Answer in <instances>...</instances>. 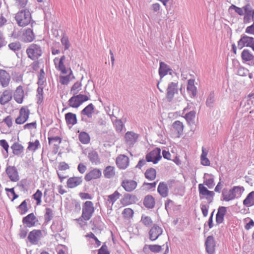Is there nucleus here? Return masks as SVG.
Listing matches in <instances>:
<instances>
[{
	"label": "nucleus",
	"instance_id": "1",
	"mask_svg": "<svg viewBox=\"0 0 254 254\" xmlns=\"http://www.w3.org/2000/svg\"><path fill=\"white\" fill-rule=\"evenodd\" d=\"M15 19L19 26L25 27L31 21V14L28 9H23L15 14Z\"/></svg>",
	"mask_w": 254,
	"mask_h": 254
},
{
	"label": "nucleus",
	"instance_id": "2",
	"mask_svg": "<svg viewBox=\"0 0 254 254\" xmlns=\"http://www.w3.org/2000/svg\"><path fill=\"white\" fill-rule=\"evenodd\" d=\"M28 57L32 60H37L42 55L41 47L36 44H32L26 49Z\"/></svg>",
	"mask_w": 254,
	"mask_h": 254
},
{
	"label": "nucleus",
	"instance_id": "3",
	"mask_svg": "<svg viewBox=\"0 0 254 254\" xmlns=\"http://www.w3.org/2000/svg\"><path fill=\"white\" fill-rule=\"evenodd\" d=\"M89 98L87 95L83 94L74 95L71 97L68 100L69 106L77 108L79 107L83 102L88 101Z\"/></svg>",
	"mask_w": 254,
	"mask_h": 254
},
{
	"label": "nucleus",
	"instance_id": "4",
	"mask_svg": "<svg viewBox=\"0 0 254 254\" xmlns=\"http://www.w3.org/2000/svg\"><path fill=\"white\" fill-rule=\"evenodd\" d=\"M94 212L93 203L91 201H86L82 206V217L85 221L89 220Z\"/></svg>",
	"mask_w": 254,
	"mask_h": 254
},
{
	"label": "nucleus",
	"instance_id": "5",
	"mask_svg": "<svg viewBox=\"0 0 254 254\" xmlns=\"http://www.w3.org/2000/svg\"><path fill=\"white\" fill-rule=\"evenodd\" d=\"M238 47L240 49L244 47H250L254 51V38L245 34L242 35L238 42Z\"/></svg>",
	"mask_w": 254,
	"mask_h": 254
},
{
	"label": "nucleus",
	"instance_id": "6",
	"mask_svg": "<svg viewBox=\"0 0 254 254\" xmlns=\"http://www.w3.org/2000/svg\"><path fill=\"white\" fill-rule=\"evenodd\" d=\"M198 191L200 199L205 198L207 200L209 203L213 201L214 192L213 191H210L205 187L203 184L198 185Z\"/></svg>",
	"mask_w": 254,
	"mask_h": 254
},
{
	"label": "nucleus",
	"instance_id": "7",
	"mask_svg": "<svg viewBox=\"0 0 254 254\" xmlns=\"http://www.w3.org/2000/svg\"><path fill=\"white\" fill-rule=\"evenodd\" d=\"M5 173L11 182H16L20 179L18 170L14 166L7 165Z\"/></svg>",
	"mask_w": 254,
	"mask_h": 254
},
{
	"label": "nucleus",
	"instance_id": "8",
	"mask_svg": "<svg viewBox=\"0 0 254 254\" xmlns=\"http://www.w3.org/2000/svg\"><path fill=\"white\" fill-rule=\"evenodd\" d=\"M178 82H171L168 84L167 88L166 98L168 102H171L174 98L175 94L178 93Z\"/></svg>",
	"mask_w": 254,
	"mask_h": 254
},
{
	"label": "nucleus",
	"instance_id": "9",
	"mask_svg": "<svg viewBox=\"0 0 254 254\" xmlns=\"http://www.w3.org/2000/svg\"><path fill=\"white\" fill-rule=\"evenodd\" d=\"M161 149L159 148H156L146 155L147 162H152L156 164L162 158L161 156Z\"/></svg>",
	"mask_w": 254,
	"mask_h": 254
},
{
	"label": "nucleus",
	"instance_id": "10",
	"mask_svg": "<svg viewBox=\"0 0 254 254\" xmlns=\"http://www.w3.org/2000/svg\"><path fill=\"white\" fill-rule=\"evenodd\" d=\"M244 23H248L251 22V20H254V9L250 3L244 5Z\"/></svg>",
	"mask_w": 254,
	"mask_h": 254
},
{
	"label": "nucleus",
	"instance_id": "11",
	"mask_svg": "<svg viewBox=\"0 0 254 254\" xmlns=\"http://www.w3.org/2000/svg\"><path fill=\"white\" fill-rule=\"evenodd\" d=\"M42 237L43 234L42 231L34 229L29 233L27 238L31 244L37 245Z\"/></svg>",
	"mask_w": 254,
	"mask_h": 254
},
{
	"label": "nucleus",
	"instance_id": "12",
	"mask_svg": "<svg viewBox=\"0 0 254 254\" xmlns=\"http://www.w3.org/2000/svg\"><path fill=\"white\" fill-rule=\"evenodd\" d=\"M29 114L30 111L27 108L22 107L20 110L19 116L15 119V123L21 125L25 123L29 118Z\"/></svg>",
	"mask_w": 254,
	"mask_h": 254
},
{
	"label": "nucleus",
	"instance_id": "13",
	"mask_svg": "<svg viewBox=\"0 0 254 254\" xmlns=\"http://www.w3.org/2000/svg\"><path fill=\"white\" fill-rule=\"evenodd\" d=\"M120 195L121 194L116 190L113 194L105 196L104 200L107 207L111 209L113 205L119 198Z\"/></svg>",
	"mask_w": 254,
	"mask_h": 254
},
{
	"label": "nucleus",
	"instance_id": "14",
	"mask_svg": "<svg viewBox=\"0 0 254 254\" xmlns=\"http://www.w3.org/2000/svg\"><path fill=\"white\" fill-rule=\"evenodd\" d=\"M163 232L162 229L156 224H154L149 231V239L151 241L156 240Z\"/></svg>",
	"mask_w": 254,
	"mask_h": 254
},
{
	"label": "nucleus",
	"instance_id": "15",
	"mask_svg": "<svg viewBox=\"0 0 254 254\" xmlns=\"http://www.w3.org/2000/svg\"><path fill=\"white\" fill-rule=\"evenodd\" d=\"M139 135L133 131H127L125 135L127 144L129 146H132L137 141Z\"/></svg>",
	"mask_w": 254,
	"mask_h": 254
},
{
	"label": "nucleus",
	"instance_id": "16",
	"mask_svg": "<svg viewBox=\"0 0 254 254\" xmlns=\"http://www.w3.org/2000/svg\"><path fill=\"white\" fill-rule=\"evenodd\" d=\"M10 79L9 74L6 70L0 69V83L2 87L8 86Z\"/></svg>",
	"mask_w": 254,
	"mask_h": 254
},
{
	"label": "nucleus",
	"instance_id": "17",
	"mask_svg": "<svg viewBox=\"0 0 254 254\" xmlns=\"http://www.w3.org/2000/svg\"><path fill=\"white\" fill-rule=\"evenodd\" d=\"M206 251L209 254H213L215 251V241L213 236H208L205 242Z\"/></svg>",
	"mask_w": 254,
	"mask_h": 254
},
{
	"label": "nucleus",
	"instance_id": "18",
	"mask_svg": "<svg viewBox=\"0 0 254 254\" xmlns=\"http://www.w3.org/2000/svg\"><path fill=\"white\" fill-rule=\"evenodd\" d=\"M129 158L125 155H121L116 159V164L121 169H125L128 166Z\"/></svg>",
	"mask_w": 254,
	"mask_h": 254
},
{
	"label": "nucleus",
	"instance_id": "19",
	"mask_svg": "<svg viewBox=\"0 0 254 254\" xmlns=\"http://www.w3.org/2000/svg\"><path fill=\"white\" fill-rule=\"evenodd\" d=\"M37 221L38 220L33 213L29 214L22 219L23 223L26 224V227H31L35 226Z\"/></svg>",
	"mask_w": 254,
	"mask_h": 254
},
{
	"label": "nucleus",
	"instance_id": "20",
	"mask_svg": "<svg viewBox=\"0 0 254 254\" xmlns=\"http://www.w3.org/2000/svg\"><path fill=\"white\" fill-rule=\"evenodd\" d=\"M121 186L127 191L130 192L136 188L137 183L133 180L126 179L122 182Z\"/></svg>",
	"mask_w": 254,
	"mask_h": 254
},
{
	"label": "nucleus",
	"instance_id": "21",
	"mask_svg": "<svg viewBox=\"0 0 254 254\" xmlns=\"http://www.w3.org/2000/svg\"><path fill=\"white\" fill-rule=\"evenodd\" d=\"M101 171L100 169L95 168L86 174L84 179L86 181L88 182L93 179L99 178L101 176Z\"/></svg>",
	"mask_w": 254,
	"mask_h": 254
},
{
	"label": "nucleus",
	"instance_id": "22",
	"mask_svg": "<svg viewBox=\"0 0 254 254\" xmlns=\"http://www.w3.org/2000/svg\"><path fill=\"white\" fill-rule=\"evenodd\" d=\"M159 68V74L161 78L167 74L169 72L170 75L172 74L173 70L169 66L163 62H160Z\"/></svg>",
	"mask_w": 254,
	"mask_h": 254
},
{
	"label": "nucleus",
	"instance_id": "23",
	"mask_svg": "<svg viewBox=\"0 0 254 254\" xmlns=\"http://www.w3.org/2000/svg\"><path fill=\"white\" fill-rule=\"evenodd\" d=\"M24 96L23 87L21 85H19L16 88L14 93V99L17 103L21 104L23 101Z\"/></svg>",
	"mask_w": 254,
	"mask_h": 254
},
{
	"label": "nucleus",
	"instance_id": "24",
	"mask_svg": "<svg viewBox=\"0 0 254 254\" xmlns=\"http://www.w3.org/2000/svg\"><path fill=\"white\" fill-rule=\"evenodd\" d=\"M82 182V177H71L69 178L67 181V187L69 188L72 189L80 185Z\"/></svg>",
	"mask_w": 254,
	"mask_h": 254
},
{
	"label": "nucleus",
	"instance_id": "25",
	"mask_svg": "<svg viewBox=\"0 0 254 254\" xmlns=\"http://www.w3.org/2000/svg\"><path fill=\"white\" fill-rule=\"evenodd\" d=\"M12 98V92L11 90H4L0 97V104L4 105L10 101Z\"/></svg>",
	"mask_w": 254,
	"mask_h": 254
},
{
	"label": "nucleus",
	"instance_id": "26",
	"mask_svg": "<svg viewBox=\"0 0 254 254\" xmlns=\"http://www.w3.org/2000/svg\"><path fill=\"white\" fill-rule=\"evenodd\" d=\"M241 58L245 62H250L254 65V56L248 49H244L241 53Z\"/></svg>",
	"mask_w": 254,
	"mask_h": 254
},
{
	"label": "nucleus",
	"instance_id": "27",
	"mask_svg": "<svg viewBox=\"0 0 254 254\" xmlns=\"http://www.w3.org/2000/svg\"><path fill=\"white\" fill-rule=\"evenodd\" d=\"M22 40L25 42H31L35 39V35L33 30L27 28L24 31L22 36Z\"/></svg>",
	"mask_w": 254,
	"mask_h": 254
},
{
	"label": "nucleus",
	"instance_id": "28",
	"mask_svg": "<svg viewBox=\"0 0 254 254\" xmlns=\"http://www.w3.org/2000/svg\"><path fill=\"white\" fill-rule=\"evenodd\" d=\"M172 127L176 136L179 137L182 134L184 129L183 123L179 121H176L173 123Z\"/></svg>",
	"mask_w": 254,
	"mask_h": 254
},
{
	"label": "nucleus",
	"instance_id": "29",
	"mask_svg": "<svg viewBox=\"0 0 254 254\" xmlns=\"http://www.w3.org/2000/svg\"><path fill=\"white\" fill-rule=\"evenodd\" d=\"M157 191L162 197H167L169 192L167 184L164 182H160L158 186Z\"/></svg>",
	"mask_w": 254,
	"mask_h": 254
},
{
	"label": "nucleus",
	"instance_id": "30",
	"mask_svg": "<svg viewBox=\"0 0 254 254\" xmlns=\"http://www.w3.org/2000/svg\"><path fill=\"white\" fill-rule=\"evenodd\" d=\"M227 212V208L224 206H220L216 216V221L218 224L222 223L224 221V217Z\"/></svg>",
	"mask_w": 254,
	"mask_h": 254
},
{
	"label": "nucleus",
	"instance_id": "31",
	"mask_svg": "<svg viewBox=\"0 0 254 254\" xmlns=\"http://www.w3.org/2000/svg\"><path fill=\"white\" fill-rule=\"evenodd\" d=\"M94 106L93 104L90 103L81 111V114L90 118L94 113Z\"/></svg>",
	"mask_w": 254,
	"mask_h": 254
},
{
	"label": "nucleus",
	"instance_id": "32",
	"mask_svg": "<svg viewBox=\"0 0 254 254\" xmlns=\"http://www.w3.org/2000/svg\"><path fill=\"white\" fill-rule=\"evenodd\" d=\"M13 153L17 156H19L23 152L24 147L17 142H14L11 146Z\"/></svg>",
	"mask_w": 254,
	"mask_h": 254
},
{
	"label": "nucleus",
	"instance_id": "33",
	"mask_svg": "<svg viewBox=\"0 0 254 254\" xmlns=\"http://www.w3.org/2000/svg\"><path fill=\"white\" fill-rule=\"evenodd\" d=\"M65 119L67 125H74L77 123V118L75 114L67 113L65 115Z\"/></svg>",
	"mask_w": 254,
	"mask_h": 254
},
{
	"label": "nucleus",
	"instance_id": "34",
	"mask_svg": "<svg viewBox=\"0 0 254 254\" xmlns=\"http://www.w3.org/2000/svg\"><path fill=\"white\" fill-rule=\"evenodd\" d=\"M203 184L207 186L209 189H212L215 185L213 176L208 174L204 175Z\"/></svg>",
	"mask_w": 254,
	"mask_h": 254
},
{
	"label": "nucleus",
	"instance_id": "35",
	"mask_svg": "<svg viewBox=\"0 0 254 254\" xmlns=\"http://www.w3.org/2000/svg\"><path fill=\"white\" fill-rule=\"evenodd\" d=\"M143 204L148 208H152L155 205V200L152 195H146L143 201Z\"/></svg>",
	"mask_w": 254,
	"mask_h": 254
},
{
	"label": "nucleus",
	"instance_id": "36",
	"mask_svg": "<svg viewBox=\"0 0 254 254\" xmlns=\"http://www.w3.org/2000/svg\"><path fill=\"white\" fill-rule=\"evenodd\" d=\"M223 200L229 201L235 198L232 189L229 190H223L222 191Z\"/></svg>",
	"mask_w": 254,
	"mask_h": 254
},
{
	"label": "nucleus",
	"instance_id": "37",
	"mask_svg": "<svg viewBox=\"0 0 254 254\" xmlns=\"http://www.w3.org/2000/svg\"><path fill=\"white\" fill-rule=\"evenodd\" d=\"M243 204L247 207L254 205V191L248 194L243 201Z\"/></svg>",
	"mask_w": 254,
	"mask_h": 254
},
{
	"label": "nucleus",
	"instance_id": "38",
	"mask_svg": "<svg viewBox=\"0 0 254 254\" xmlns=\"http://www.w3.org/2000/svg\"><path fill=\"white\" fill-rule=\"evenodd\" d=\"M103 174L106 178L110 179L115 175V168L113 166H108L104 169Z\"/></svg>",
	"mask_w": 254,
	"mask_h": 254
},
{
	"label": "nucleus",
	"instance_id": "39",
	"mask_svg": "<svg viewBox=\"0 0 254 254\" xmlns=\"http://www.w3.org/2000/svg\"><path fill=\"white\" fill-rule=\"evenodd\" d=\"M88 157L92 163L97 164L100 163V158L98 153L96 151H91L89 152Z\"/></svg>",
	"mask_w": 254,
	"mask_h": 254
},
{
	"label": "nucleus",
	"instance_id": "40",
	"mask_svg": "<svg viewBox=\"0 0 254 254\" xmlns=\"http://www.w3.org/2000/svg\"><path fill=\"white\" fill-rule=\"evenodd\" d=\"M108 114L111 117V119L113 121L114 125L116 127L117 131H121L123 129V127L124 126L122 121L120 120L117 119H115L114 120L113 118L114 117L116 118V117L114 115V114L113 113L111 114H110L109 113H108Z\"/></svg>",
	"mask_w": 254,
	"mask_h": 254
},
{
	"label": "nucleus",
	"instance_id": "41",
	"mask_svg": "<svg viewBox=\"0 0 254 254\" xmlns=\"http://www.w3.org/2000/svg\"><path fill=\"white\" fill-rule=\"evenodd\" d=\"M49 144H52L57 149L59 147V145L61 143L62 138L59 136H50L48 138Z\"/></svg>",
	"mask_w": 254,
	"mask_h": 254
},
{
	"label": "nucleus",
	"instance_id": "42",
	"mask_svg": "<svg viewBox=\"0 0 254 254\" xmlns=\"http://www.w3.org/2000/svg\"><path fill=\"white\" fill-rule=\"evenodd\" d=\"M187 90L189 94L193 97H194L196 94V88L194 85L193 80H189Z\"/></svg>",
	"mask_w": 254,
	"mask_h": 254
},
{
	"label": "nucleus",
	"instance_id": "43",
	"mask_svg": "<svg viewBox=\"0 0 254 254\" xmlns=\"http://www.w3.org/2000/svg\"><path fill=\"white\" fill-rule=\"evenodd\" d=\"M145 177L149 181L154 180L156 176V170L153 168H150L146 170L145 173Z\"/></svg>",
	"mask_w": 254,
	"mask_h": 254
},
{
	"label": "nucleus",
	"instance_id": "44",
	"mask_svg": "<svg viewBox=\"0 0 254 254\" xmlns=\"http://www.w3.org/2000/svg\"><path fill=\"white\" fill-rule=\"evenodd\" d=\"M208 151L202 147V154L201 155V163L204 166H209L210 165V161L206 157Z\"/></svg>",
	"mask_w": 254,
	"mask_h": 254
},
{
	"label": "nucleus",
	"instance_id": "45",
	"mask_svg": "<svg viewBox=\"0 0 254 254\" xmlns=\"http://www.w3.org/2000/svg\"><path fill=\"white\" fill-rule=\"evenodd\" d=\"M78 138L79 141L83 144H87L90 141L89 134L84 131L81 132L79 134Z\"/></svg>",
	"mask_w": 254,
	"mask_h": 254
},
{
	"label": "nucleus",
	"instance_id": "46",
	"mask_svg": "<svg viewBox=\"0 0 254 254\" xmlns=\"http://www.w3.org/2000/svg\"><path fill=\"white\" fill-rule=\"evenodd\" d=\"M232 190L235 198H238L241 196L242 193L244 191V189L243 187L235 186L232 189Z\"/></svg>",
	"mask_w": 254,
	"mask_h": 254
},
{
	"label": "nucleus",
	"instance_id": "47",
	"mask_svg": "<svg viewBox=\"0 0 254 254\" xmlns=\"http://www.w3.org/2000/svg\"><path fill=\"white\" fill-rule=\"evenodd\" d=\"M19 209V212L21 215H24L27 212L28 209L27 207V200H24L22 203L17 206Z\"/></svg>",
	"mask_w": 254,
	"mask_h": 254
},
{
	"label": "nucleus",
	"instance_id": "48",
	"mask_svg": "<svg viewBox=\"0 0 254 254\" xmlns=\"http://www.w3.org/2000/svg\"><path fill=\"white\" fill-rule=\"evenodd\" d=\"M45 75V73L44 69L43 68L41 69L38 75V81L37 84H38L39 86L43 87V86L44 85V83L46 81Z\"/></svg>",
	"mask_w": 254,
	"mask_h": 254
},
{
	"label": "nucleus",
	"instance_id": "49",
	"mask_svg": "<svg viewBox=\"0 0 254 254\" xmlns=\"http://www.w3.org/2000/svg\"><path fill=\"white\" fill-rule=\"evenodd\" d=\"M37 103L40 105L43 101V87L39 86L37 89Z\"/></svg>",
	"mask_w": 254,
	"mask_h": 254
},
{
	"label": "nucleus",
	"instance_id": "50",
	"mask_svg": "<svg viewBox=\"0 0 254 254\" xmlns=\"http://www.w3.org/2000/svg\"><path fill=\"white\" fill-rule=\"evenodd\" d=\"M54 217L53 211L50 208H46V212L44 215L45 221L48 222L51 221Z\"/></svg>",
	"mask_w": 254,
	"mask_h": 254
},
{
	"label": "nucleus",
	"instance_id": "51",
	"mask_svg": "<svg viewBox=\"0 0 254 254\" xmlns=\"http://www.w3.org/2000/svg\"><path fill=\"white\" fill-rule=\"evenodd\" d=\"M233 9L235 12L240 16H244V6L242 7H239L234 4L230 6L229 10Z\"/></svg>",
	"mask_w": 254,
	"mask_h": 254
},
{
	"label": "nucleus",
	"instance_id": "52",
	"mask_svg": "<svg viewBox=\"0 0 254 254\" xmlns=\"http://www.w3.org/2000/svg\"><path fill=\"white\" fill-rule=\"evenodd\" d=\"M8 47L10 50L16 52L21 49V45L19 42H12L8 45Z\"/></svg>",
	"mask_w": 254,
	"mask_h": 254
},
{
	"label": "nucleus",
	"instance_id": "53",
	"mask_svg": "<svg viewBox=\"0 0 254 254\" xmlns=\"http://www.w3.org/2000/svg\"><path fill=\"white\" fill-rule=\"evenodd\" d=\"M39 145L40 143L38 140H36L34 142H29L27 149L34 152L38 148Z\"/></svg>",
	"mask_w": 254,
	"mask_h": 254
},
{
	"label": "nucleus",
	"instance_id": "54",
	"mask_svg": "<svg viewBox=\"0 0 254 254\" xmlns=\"http://www.w3.org/2000/svg\"><path fill=\"white\" fill-rule=\"evenodd\" d=\"M195 112L194 111H190L185 115V118L187 122L190 124L193 122L195 117Z\"/></svg>",
	"mask_w": 254,
	"mask_h": 254
},
{
	"label": "nucleus",
	"instance_id": "55",
	"mask_svg": "<svg viewBox=\"0 0 254 254\" xmlns=\"http://www.w3.org/2000/svg\"><path fill=\"white\" fill-rule=\"evenodd\" d=\"M62 44L64 46V50L65 51L69 49L70 46V43L66 36L64 35L61 40Z\"/></svg>",
	"mask_w": 254,
	"mask_h": 254
},
{
	"label": "nucleus",
	"instance_id": "56",
	"mask_svg": "<svg viewBox=\"0 0 254 254\" xmlns=\"http://www.w3.org/2000/svg\"><path fill=\"white\" fill-rule=\"evenodd\" d=\"M214 92H211L208 95L206 101V105L208 107H212L214 102Z\"/></svg>",
	"mask_w": 254,
	"mask_h": 254
},
{
	"label": "nucleus",
	"instance_id": "57",
	"mask_svg": "<svg viewBox=\"0 0 254 254\" xmlns=\"http://www.w3.org/2000/svg\"><path fill=\"white\" fill-rule=\"evenodd\" d=\"M141 221L146 227H150L153 223V221L151 218L147 216L142 215Z\"/></svg>",
	"mask_w": 254,
	"mask_h": 254
},
{
	"label": "nucleus",
	"instance_id": "58",
	"mask_svg": "<svg viewBox=\"0 0 254 254\" xmlns=\"http://www.w3.org/2000/svg\"><path fill=\"white\" fill-rule=\"evenodd\" d=\"M42 192L39 190H37L36 192L33 195V198L36 200V204L40 205L41 203V197Z\"/></svg>",
	"mask_w": 254,
	"mask_h": 254
},
{
	"label": "nucleus",
	"instance_id": "59",
	"mask_svg": "<svg viewBox=\"0 0 254 254\" xmlns=\"http://www.w3.org/2000/svg\"><path fill=\"white\" fill-rule=\"evenodd\" d=\"M81 83L79 82H75L71 88V92H73V95H76L80 90Z\"/></svg>",
	"mask_w": 254,
	"mask_h": 254
},
{
	"label": "nucleus",
	"instance_id": "60",
	"mask_svg": "<svg viewBox=\"0 0 254 254\" xmlns=\"http://www.w3.org/2000/svg\"><path fill=\"white\" fill-rule=\"evenodd\" d=\"M122 214L125 218H130L132 217L133 211L131 208H127L124 210Z\"/></svg>",
	"mask_w": 254,
	"mask_h": 254
},
{
	"label": "nucleus",
	"instance_id": "61",
	"mask_svg": "<svg viewBox=\"0 0 254 254\" xmlns=\"http://www.w3.org/2000/svg\"><path fill=\"white\" fill-rule=\"evenodd\" d=\"M149 249L153 253H159L162 250V246L157 245H148Z\"/></svg>",
	"mask_w": 254,
	"mask_h": 254
},
{
	"label": "nucleus",
	"instance_id": "62",
	"mask_svg": "<svg viewBox=\"0 0 254 254\" xmlns=\"http://www.w3.org/2000/svg\"><path fill=\"white\" fill-rule=\"evenodd\" d=\"M249 73V70L244 67L240 66L238 68L237 70V74L242 76H245Z\"/></svg>",
	"mask_w": 254,
	"mask_h": 254
},
{
	"label": "nucleus",
	"instance_id": "63",
	"mask_svg": "<svg viewBox=\"0 0 254 254\" xmlns=\"http://www.w3.org/2000/svg\"><path fill=\"white\" fill-rule=\"evenodd\" d=\"M28 229L26 228V227H22V226H20L19 236L20 238L24 239L25 238L27 234L28 233Z\"/></svg>",
	"mask_w": 254,
	"mask_h": 254
},
{
	"label": "nucleus",
	"instance_id": "64",
	"mask_svg": "<svg viewBox=\"0 0 254 254\" xmlns=\"http://www.w3.org/2000/svg\"><path fill=\"white\" fill-rule=\"evenodd\" d=\"M251 25L248 26L245 29V33L252 35H254V20Z\"/></svg>",
	"mask_w": 254,
	"mask_h": 254
}]
</instances>
